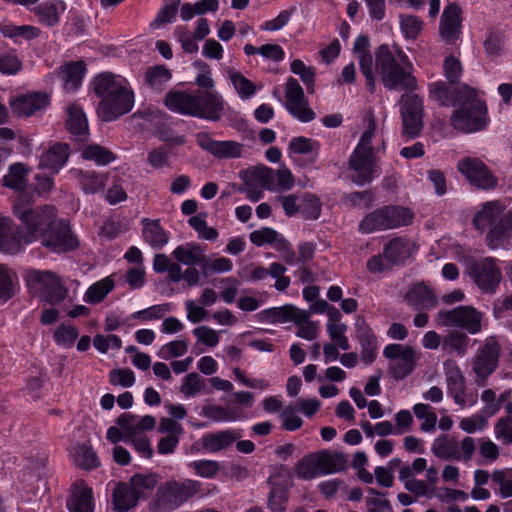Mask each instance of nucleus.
<instances>
[{"label": "nucleus", "instance_id": "f257e3e1", "mask_svg": "<svg viewBox=\"0 0 512 512\" xmlns=\"http://www.w3.org/2000/svg\"><path fill=\"white\" fill-rule=\"evenodd\" d=\"M13 213L21 222V239L24 244L40 242L52 252L63 253L74 250L79 242L69 225L57 217L52 205L32 207L21 193L13 205Z\"/></svg>", "mask_w": 512, "mask_h": 512}, {"label": "nucleus", "instance_id": "f03ea898", "mask_svg": "<svg viewBox=\"0 0 512 512\" xmlns=\"http://www.w3.org/2000/svg\"><path fill=\"white\" fill-rule=\"evenodd\" d=\"M93 90L101 98L97 113L102 121H113L130 112L134 106V92L120 75L111 72L97 75L93 80Z\"/></svg>", "mask_w": 512, "mask_h": 512}, {"label": "nucleus", "instance_id": "7ed1b4c3", "mask_svg": "<svg viewBox=\"0 0 512 512\" xmlns=\"http://www.w3.org/2000/svg\"><path fill=\"white\" fill-rule=\"evenodd\" d=\"M375 70L388 90H414L413 64L398 46L380 45L374 52Z\"/></svg>", "mask_w": 512, "mask_h": 512}, {"label": "nucleus", "instance_id": "20e7f679", "mask_svg": "<svg viewBox=\"0 0 512 512\" xmlns=\"http://www.w3.org/2000/svg\"><path fill=\"white\" fill-rule=\"evenodd\" d=\"M164 104L173 112L210 121L220 120L224 112V101L216 91H170Z\"/></svg>", "mask_w": 512, "mask_h": 512}, {"label": "nucleus", "instance_id": "39448f33", "mask_svg": "<svg viewBox=\"0 0 512 512\" xmlns=\"http://www.w3.org/2000/svg\"><path fill=\"white\" fill-rule=\"evenodd\" d=\"M474 228L485 233V242L491 249L502 247L512 233V209L507 210L500 200L484 202L472 218Z\"/></svg>", "mask_w": 512, "mask_h": 512}, {"label": "nucleus", "instance_id": "423d86ee", "mask_svg": "<svg viewBox=\"0 0 512 512\" xmlns=\"http://www.w3.org/2000/svg\"><path fill=\"white\" fill-rule=\"evenodd\" d=\"M455 101L459 107L451 116L452 126L462 132H475L486 125L487 107L477 96V90L467 85L455 91Z\"/></svg>", "mask_w": 512, "mask_h": 512}, {"label": "nucleus", "instance_id": "0eeeda50", "mask_svg": "<svg viewBox=\"0 0 512 512\" xmlns=\"http://www.w3.org/2000/svg\"><path fill=\"white\" fill-rule=\"evenodd\" d=\"M364 121L365 131L349 159L350 169L356 172L353 181L360 186L370 183L378 172L372 147V138L376 131V119L372 110L367 111Z\"/></svg>", "mask_w": 512, "mask_h": 512}, {"label": "nucleus", "instance_id": "6e6552de", "mask_svg": "<svg viewBox=\"0 0 512 512\" xmlns=\"http://www.w3.org/2000/svg\"><path fill=\"white\" fill-rule=\"evenodd\" d=\"M201 483L196 480L174 479L161 483L149 503V512H172L186 503L189 499L202 492Z\"/></svg>", "mask_w": 512, "mask_h": 512}, {"label": "nucleus", "instance_id": "1a4fd4ad", "mask_svg": "<svg viewBox=\"0 0 512 512\" xmlns=\"http://www.w3.org/2000/svg\"><path fill=\"white\" fill-rule=\"evenodd\" d=\"M465 271L477 287L486 294H494L502 280V272L493 257L465 260Z\"/></svg>", "mask_w": 512, "mask_h": 512}, {"label": "nucleus", "instance_id": "9d476101", "mask_svg": "<svg viewBox=\"0 0 512 512\" xmlns=\"http://www.w3.org/2000/svg\"><path fill=\"white\" fill-rule=\"evenodd\" d=\"M29 289L43 296L50 304H58L67 297V289L60 278L48 271L31 270L26 276Z\"/></svg>", "mask_w": 512, "mask_h": 512}, {"label": "nucleus", "instance_id": "9b49d317", "mask_svg": "<svg viewBox=\"0 0 512 512\" xmlns=\"http://www.w3.org/2000/svg\"><path fill=\"white\" fill-rule=\"evenodd\" d=\"M483 313L473 306H458L451 310H441L437 313L436 321L441 326H455L466 330L470 334H477L482 330Z\"/></svg>", "mask_w": 512, "mask_h": 512}, {"label": "nucleus", "instance_id": "f8f14e48", "mask_svg": "<svg viewBox=\"0 0 512 512\" xmlns=\"http://www.w3.org/2000/svg\"><path fill=\"white\" fill-rule=\"evenodd\" d=\"M402 133L409 139L419 136L423 129V100L416 94H404L400 100Z\"/></svg>", "mask_w": 512, "mask_h": 512}, {"label": "nucleus", "instance_id": "ddd939ff", "mask_svg": "<svg viewBox=\"0 0 512 512\" xmlns=\"http://www.w3.org/2000/svg\"><path fill=\"white\" fill-rule=\"evenodd\" d=\"M501 346L494 337H489L478 349L472 369L478 386H484L487 378L498 366Z\"/></svg>", "mask_w": 512, "mask_h": 512}, {"label": "nucleus", "instance_id": "4468645a", "mask_svg": "<svg viewBox=\"0 0 512 512\" xmlns=\"http://www.w3.org/2000/svg\"><path fill=\"white\" fill-rule=\"evenodd\" d=\"M457 169L470 185L478 189L490 190L498 184L497 178L479 158L464 157L458 161Z\"/></svg>", "mask_w": 512, "mask_h": 512}, {"label": "nucleus", "instance_id": "2eb2a0df", "mask_svg": "<svg viewBox=\"0 0 512 512\" xmlns=\"http://www.w3.org/2000/svg\"><path fill=\"white\" fill-rule=\"evenodd\" d=\"M383 355L390 360V372L397 380L406 378L416 367V353L409 346L389 344L384 348Z\"/></svg>", "mask_w": 512, "mask_h": 512}, {"label": "nucleus", "instance_id": "dca6fc26", "mask_svg": "<svg viewBox=\"0 0 512 512\" xmlns=\"http://www.w3.org/2000/svg\"><path fill=\"white\" fill-rule=\"evenodd\" d=\"M286 109L298 120L310 122L315 119L314 111L308 106L304 91L298 81L288 78L285 89Z\"/></svg>", "mask_w": 512, "mask_h": 512}, {"label": "nucleus", "instance_id": "f3484780", "mask_svg": "<svg viewBox=\"0 0 512 512\" xmlns=\"http://www.w3.org/2000/svg\"><path fill=\"white\" fill-rule=\"evenodd\" d=\"M196 142L200 148L217 158H239L242 156L243 145L236 141H217L209 133L199 132Z\"/></svg>", "mask_w": 512, "mask_h": 512}, {"label": "nucleus", "instance_id": "a211bd4d", "mask_svg": "<svg viewBox=\"0 0 512 512\" xmlns=\"http://www.w3.org/2000/svg\"><path fill=\"white\" fill-rule=\"evenodd\" d=\"M9 104L15 116L29 117L44 110L49 104V98L45 93L35 92L11 98Z\"/></svg>", "mask_w": 512, "mask_h": 512}, {"label": "nucleus", "instance_id": "6ab92c4d", "mask_svg": "<svg viewBox=\"0 0 512 512\" xmlns=\"http://www.w3.org/2000/svg\"><path fill=\"white\" fill-rule=\"evenodd\" d=\"M461 8L450 3L443 11L440 21V35L447 43H454L461 34Z\"/></svg>", "mask_w": 512, "mask_h": 512}, {"label": "nucleus", "instance_id": "aec40b11", "mask_svg": "<svg viewBox=\"0 0 512 512\" xmlns=\"http://www.w3.org/2000/svg\"><path fill=\"white\" fill-rule=\"evenodd\" d=\"M23 240L17 226L8 217L0 214V250L16 254L22 250Z\"/></svg>", "mask_w": 512, "mask_h": 512}, {"label": "nucleus", "instance_id": "412c9836", "mask_svg": "<svg viewBox=\"0 0 512 512\" xmlns=\"http://www.w3.org/2000/svg\"><path fill=\"white\" fill-rule=\"evenodd\" d=\"M69 512H93L94 502L92 489L82 480L76 482L67 500Z\"/></svg>", "mask_w": 512, "mask_h": 512}, {"label": "nucleus", "instance_id": "4be33fe9", "mask_svg": "<svg viewBox=\"0 0 512 512\" xmlns=\"http://www.w3.org/2000/svg\"><path fill=\"white\" fill-rule=\"evenodd\" d=\"M69 155L70 148L68 144L56 142L42 154L39 166L57 173L67 162Z\"/></svg>", "mask_w": 512, "mask_h": 512}, {"label": "nucleus", "instance_id": "5701e85b", "mask_svg": "<svg viewBox=\"0 0 512 512\" xmlns=\"http://www.w3.org/2000/svg\"><path fill=\"white\" fill-rule=\"evenodd\" d=\"M171 255L179 265H198L202 269L206 254L205 249L200 244L195 242H188L177 246Z\"/></svg>", "mask_w": 512, "mask_h": 512}, {"label": "nucleus", "instance_id": "b1692460", "mask_svg": "<svg viewBox=\"0 0 512 512\" xmlns=\"http://www.w3.org/2000/svg\"><path fill=\"white\" fill-rule=\"evenodd\" d=\"M141 224L142 237L153 249H162L169 242L170 234L161 226L159 220L144 218Z\"/></svg>", "mask_w": 512, "mask_h": 512}, {"label": "nucleus", "instance_id": "393cba45", "mask_svg": "<svg viewBox=\"0 0 512 512\" xmlns=\"http://www.w3.org/2000/svg\"><path fill=\"white\" fill-rule=\"evenodd\" d=\"M66 128L76 140H87L89 135L88 121L83 110L76 104L67 108Z\"/></svg>", "mask_w": 512, "mask_h": 512}, {"label": "nucleus", "instance_id": "a878e982", "mask_svg": "<svg viewBox=\"0 0 512 512\" xmlns=\"http://www.w3.org/2000/svg\"><path fill=\"white\" fill-rule=\"evenodd\" d=\"M412 254L411 243L403 237H395L390 240L383 249L385 260L391 265L403 263Z\"/></svg>", "mask_w": 512, "mask_h": 512}, {"label": "nucleus", "instance_id": "bb28decb", "mask_svg": "<svg viewBox=\"0 0 512 512\" xmlns=\"http://www.w3.org/2000/svg\"><path fill=\"white\" fill-rule=\"evenodd\" d=\"M407 303L415 309H431L437 303V298L424 283L413 285L406 294Z\"/></svg>", "mask_w": 512, "mask_h": 512}, {"label": "nucleus", "instance_id": "cd10ccee", "mask_svg": "<svg viewBox=\"0 0 512 512\" xmlns=\"http://www.w3.org/2000/svg\"><path fill=\"white\" fill-rule=\"evenodd\" d=\"M66 10V5L61 0L46 1L33 9L39 23L48 27L57 25L60 15Z\"/></svg>", "mask_w": 512, "mask_h": 512}, {"label": "nucleus", "instance_id": "c85d7f7f", "mask_svg": "<svg viewBox=\"0 0 512 512\" xmlns=\"http://www.w3.org/2000/svg\"><path fill=\"white\" fill-rule=\"evenodd\" d=\"M240 437L235 431L224 430L216 433H209L203 436L202 446L203 448L214 453L231 446Z\"/></svg>", "mask_w": 512, "mask_h": 512}, {"label": "nucleus", "instance_id": "c756f323", "mask_svg": "<svg viewBox=\"0 0 512 512\" xmlns=\"http://www.w3.org/2000/svg\"><path fill=\"white\" fill-rule=\"evenodd\" d=\"M113 504L117 512H127L135 507L139 501L137 494L130 484L118 483L113 490Z\"/></svg>", "mask_w": 512, "mask_h": 512}, {"label": "nucleus", "instance_id": "7c9ffc66", "mask_svg": "<svg viewBox=\"0 0 512 512\" xmlns=\"http://www.w3.org/2000/svg\"><path fill=\"white\" fill-rule=\"evenodd\" d=\"M320 465L321 474L336 473L344 470L348 460L346 455L330 450L315 453Z\"/></svg>", "mask_w": 512, "mask_h": 512}, {"label": "nucleus", "instance_id": "2f4dec72", "mask_svg": "<svg viewBox=\"0 0 512 512\" xmlns=\"http://www.w3.org/2000/svg\"><path fill=\"white\" fill-rule=\"evenodd\" d=\"M161 477L155 472H145L134 474L129 481L138 498H147V496L157 487Z\"/></svg>", "mask_w": 512, "mask_h": 512}, {"label": "nucleus", "instance_id": "473e14b6", "mask_svg": "<svg viewBox=\"0 0 512 512\" xmlns=\"http://www.w3.org/2000/svg\"><path fill=\"white\" fill-rule=\"evenodd\" d=\"M72 454L75 464L85 470L94 469L100 465V461L90 445L76 444Z\"/></svg>", "mask_w": 512, "mask_h": 512}, {"label": "nucleus", "instance_id": "72a5a7b5", "mask_svg": "<svg viewBox=\"0 0 512 512\" xmlns=\"http://www.w3.org/2000/svg\"><path fill=\"white\" fill-rule=\"evenodd\" d=\"M81 155L83 159L93 161L99 166L108 165L116 159V155L111 150L99 144L87 145Z\"/></svg>", "mask_w": 512, "mask_h": 512}, {"label": "nucleus", "instance_id": "f704fd0d", "mask_svg": "<svg viewBox=\"0 0 512 512\" xmlns=\"http://www.w3.org/2000/svg\"><path fill=\"white\" fill-rule=\"evenodd\" d=\"M384 212L386 213L388 229L410 225L414 217L408 208L402 206H384Z\"/></svg>", "mask_w": 512, "mask_h": 512}, {"label": "nucleus", "instance_id": "c9c22d12", "mask_svg": "<svg viewBox=\"0 0 512 512\" xmlns=\"http://www.w3.org/2000/svg\"><path fill=\"white\" fill-rule=\"evenodd\" d=\"M85 72L83 61L73 62L66 65L62 70V79L67 91H75L80 86Z\"/></svg>", "mask_w": 512, "mask_h": 512}, {"label": "nucleus", "instance_id": "e433bc0d", "mask_svg": "<svg viewBox=\"0 0 512 512\" xmlns=\"http://www.w3.org/2000/svg\"><path fill=\"white\" fill-rule=\"evenodd\" d=\"M387 229L388 225L384 207L369 213L359 224V230L366 234Z\"/></svg>", "mask_w": 512, "mask_h": 512}, {"label": "nucleus", "instance_id": "4c0bfd02", "mask_svg": "<svg viewBox=\"0 0 512 512\" xmlns=\"http://www.w3.org/2000/svg\"><path fill=\"white\" fill-rule=\"evenodd\" d=\"M23 68V62L14 49L0 52V74L15 76Z\"/></svg>", "mask_w": 512, "mask_h": 512}, {"label": "nucleus", "instance_id": "58836bf2", "mask_svg": "<svg viewBox=\"0 0 512 512\" xmlns=\"http://www.w3.org/2000/svg\"><path fill=\"white\" fill-rule=\"evenodd\" d=\"M469 344V337L459 331L449 332L443 339L442 348L451 353H456L459 356H463L467 352Z\"/></svg>", "mask_w": 512, "mask_h": 512}, {"label": "nucleus", "instance_id": "ea45409f", "mask_svg": "<svg viewBox=\"0 0 512 512\" xmlns=\"http://www.w3.org/2000/svg\"><path fill=\"white\" fill-rule=\"evenodd\" d=\"M228 77L241 99H249L257 92L256 85L240 72L230 69Z\"/></svg>", "mask_w": 512, "mask_h": 512}, {"label": "nucleus", "instance_id": "a19ab883", "mask_svg": "<svg viewBox=\"0 0 512 512\" xmlns=\"http://www.w3.org/2000/svg\"><path fill=\"white\" fill-rule=\"evenodd\" d=\"M153 269L157 273L167 272L168 279L171 282L178 283L180 281V265L173 262L165 254H156L153 259Z\"/></svg>", "mask_w": 512, "mask_h": 512}, {"label": "nucleus", "instance_id": "79ce46f5", "mask_svg": "<svg viewBox=\"0 0 512 512\" xmlns=\"http://www.w3.org/2000/svg\"><path fill=\"white\" fill-rule=\"evenodd\" d=\"M114 288V282L106 277L92 284L86 291L84 300L87 303L97 304L101 302Z\"/></svg>", "mask_w": 512, "mask_h": 512}, {"label": "nucleus", "instance_id": "37998d69", "mask_svg": "<svg viewBox=\"0 0 512 512\" xmlns=\"http://www.w3.org/2000/svg\"><path fill=\"white\" fill-rule=\"evenodd\" d=\"M296 475L303 480L314 479L321 474L320 465L315 453H311L302 458L296 465Z\"/></svg>", "mask_w": 512, "mask_h": 512}, {"label": "nucleus", "instance_id": "c03bdc74", "mask_svg": "<svg viewBox=\"0 0 512 512\" xmlns=\"http://www.w3.org/2000/svg\"><path fill=\"white\" fill-rule=\"evenodd\" d=\"M432 451L439 458L460 461L458 442L455 439L437 438L432 445Z\"/></svg>", "mask_w": 512, "mask_h": 512}, {"label": "nucleus", "instance_id": "a18cd8bd", "mask_svg": "<svg viewBox=\"0 0 512 512\" xmlns=\"http://www.w3.org/2000/svg\"><path fill=\"white\" fill-rule=\"evenodd\" d=\"M27 170L23 164L17 163L10 167L9 173L3 177V185L22 192L26 185Z\"/></svg>", "mask_w": 512, "mask_h": 512}, {"label": "nucleus", "instance_id": "49530a36", "mask_svg": "<svg viewBox=\"0 0 512 512\" xmlns=\"http://www.w3.org/2000/svg\"><path fill=\"white\" fill-rule=\"evenodd\" d=\"M145 83L152 89L161 90L162 86L171 79L170 71L163 65L149 67L145 74Z\"/></svg>", "mask_w": 512, "mask_h": 512}, {"label": "nucleus", "instance_id": "de8ad7c7", "mask_svg": "<svg viewBox=\"0 0 512 512\" xmlns=\"http://www.w3.org/2000/svg\"><path fill=\"white\" fill-rule=\"evenodd\" d=\"M300 213L307 220H316L321 214L322 204L319 198L311 193L300 195Z\"/></svg>", "mask_w": 512, "mask_h": 512}, {"label": "nucleus", "instance_id": "09e8293b", "mask_svg": "<svg viewBox=\"0 0 512 512\" xmlns=\"http://www.w3.org/2000/svg\"><path fill=\"white\" fill-rule=\"evenodd\" d=\"M17 277L13 271L0 265V299L9 300L16 293Z\"/></svg>", "mask_w": 512, "mask_h": 512}, {"label": "nucleus", "instance_id": "8fccbe9b", "mask_svg": "<svg viewBox=\"0 0 512 512\" xmlns=\"http://www.w3.org/2000/svg\"><path fill=\"white\" fill-rule=\"evenodd\" d=\"M244 177L268 190H272V185L275 180L274 171L265 166L254 167L246 172Z\"/></svg>", "mask_w": 512, "mask_h": 512}, {"label": "nucleus", "instance_id": "3c124183", "mask_svg": "<svg viewBox=\"0 0 512 512\" xmlns=\"http://www.w3.org/2000/svg\"><path fill=\"white\" fill-rule=\"evenodd\" d=\"M491 479L498 485V493L503 499L512 497V469L494 470Z\"/></svg>", "mask_w": 512, "mask_h": 512}, {"label": "nucleus", "instance_id": "603ef678", "mask_svg": "<svg viewBox=\"0 0 512 512\" xmlns=\"http://www.w3.org/2000/svg\"><path fill=\"white\" fill-rule=\"evenodd\" d=\"M413 412L418 419L423 420L420 429L424 432H430L435 429L437 416L428 404L418 403L414 405Z\"/></svg>", "mask_w": 512, "mask_h": 512}, {"label": "nucleus", "instance_id": "864d4df0", "mask_svg": "<svg viewBox=\"0 0 512 512\" xmlns=\"http://www.w3.org/2000/svg\"><path fill=\"white\" fill-rule=\"evenodd\" d=\"M422 20L415 15H401L400 28L407 39H416L423 30Z\"/></svg>", "mask_w": 512, "mask_h": 512}, {"label": "nucleus", "instance_id": "5fc2aeb1", "mask_svg": "<svg viewBox=\"0 0 512 512\" xmlns=\"http://www.w3.org/2000/svg\"><path fill=\"white\" fill-rule=\"evenodd\" d=\"M272 488L268 497V506L272 512H284L286 510L287 490L280 484L271 482Z\"/></svg>", "mask_w": 512, "mask_h": 512}, {"label": "nucleus", "instance_id": "6e6d98bb", "mask_svg": "<svg viewBox=\"0 0 512 512\" xmlns=\"http://www.w3.org/2000/svg\"><path fill=\"white\" fill-rule=\"evenodd\" d=\"M188 350V341L186 339L174 340L163 345L157 355L164 360L178 358L183 356Z\"/></svg>", "mask_w": 512, "mask_h": 512}, {"label": "nucleus", "instance_id": "4d7b16f0", "mask_svg": "<svg viewBox=\"0 0 512 512\" xmlns=\"http://www.w3.org/2000/svg\"><path fill=\"white\" fill-rule=\"evenodd\" d=\"M443 365L448 390L465 386V378L454 360H446Z\"/></svg>", "mask_w": 512, "mask_h": 512}, {"label": "nucleus", "instance_id": "13d9d810", "mask_svg": "<svg viewBox=\"0 0 512 512\" xmlns=\"http://www.w3.org/2000/svg\"><path fill=\"white\" fill-rule=\"evenodd\" d=\"M233 268V263L229 258L219 257L216 259H210L205 255V261L201 273L204 276H208L212 273H224L229 272Z\"/></svg>", "mask_w": 512, "mask_h": 512}, {"label": "nucleus", "instance_id": "bf43d9fd", "mask_svg": "<svg viewBox=\"0 0 512 512\" xmlns=\"http://www.w3.org/2000/svg\"><path fill=\"white\" fill-rule=\"evenodd\" d=\"M106 183L104 175L97 174L96 172H85L82 174L80 180L81 187L85 193H97L102 190Z\"/></svg>", "mask_w": 512, "mask_h": 512}, {"label": "nucleus", "instance_id": "052dcab7", "mask_svg": "<svg viewBox=\"0 0 512 512\" xmlns=\"http://www.w3.org/2000/svg\"><path fill=\"white\" fill-rule=\"evenodd\" d=\"M147 163L154 169L170 167V151L166 146H160L149 151Z\"/></svg>", "mask_w": 512, "mask_h": 512}, {"label": "nucleus", "instance_id": "680f3d73", "mask_svg": "<svg viewBox=\"0 0 512 512\" xmlns=\"http://www.w3.org/2000/svg\"><path fill=\"white\" fill-rule=\"evenodd\" d=\"M203 379L199 374L192 372L183 378L180 392L186 397H193L203 389Z\"/></svg>", "mask_w": 512, "mask_h": 512}, {"label": "nucleus", "instance_id": "e2e57ef3", "mask_svg": "<svg viewBox=\"0 0 512 512\" xmlns=\"http://www.w3.org/2000/svg\"><path fill=\"white\" fill-rule=\"evenodd\" d=\"M494 433L497 440L505 445H512V417L498 419L494 426Z\"/></svg>", "mask_w": 512, "mask_h": 512}, {"label": "nucleus", "instance_id": "0e129e2a", "mask_svg": "<svg viewBox=\"0 0 512 512\" xmlns=\"http://www.w3.org/2000/svg\"><path fill=\"white\" fill-rule=\"evenodd\" d=\"M346 329V325L340 322L327 324V331L331 340L334 342L333 344H336L339 348L343 350H348L350 348L348 339L344 334Z\"/></svg>", "mask_w": 512, "mask_h": 512}, {"label": "nucleus", "instance_id": "69168bd1", "mask_svg": "<svg viewBox=\"0 0 512 512\" xmlns=\"http://www.w3.org/2000/svg\"><path fill=\"white\" fill-rule=\"evenodd\" d=\"M94 347L101 353H107V351L111 349H120L122 346L121 339L114 334H110L108 336H104L102 334H97L93 339Z\"/></svg>", "mask_w": 512, "mask_h": 512}, {"label": "nucleus", "instance_id": "338daca9", "mask_svg": "<svg viewBox=\"0 0 512 512\" xmlns=\"http://www.w3.org/2000/svg\"><path fill=\"white\" fill-rule=\"evenodd\" d=\"M78 330L70 325H60L54 332V340L63 346H72L77 339Z\"/></svg>", "mask_w": 512, "mask_h": 512}, {"label": "nucleus", "instance_id": "774afa93", "mask_svg": "<svg viewBox=\"0 0 512 512\" xmlns=\"http://www.w3.org/2000/svg\"><path fill=\"white\" fill-rule=\"evenodd\" d=\"M109 379L113 385L131 387L135 382V374L129 368H119L110 371Z\"/></svg>", "mask_w": 512, "mask_h": 512}]
</instances>
